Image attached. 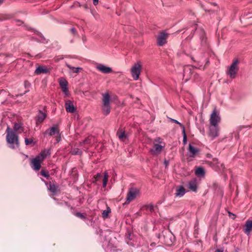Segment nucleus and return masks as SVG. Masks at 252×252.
I'll use <instances>...</instances> for the list:
<instances>
[{
	"label": "nucleus",
	"mask_w": 252,
	"mask_h": 252,
	"mask_svg": "<svg viewBox=\"0 0 252 252\" xmlns=\"http://www.w3.org/2000/svg\"><path fill=\"white\" fill-rule=\"evenodd\" d=\"M110 95L108 93L104 94L102 99L103 105H110Z\"/></svg>",
	"instance_id": "a878e982"
},
{
	"label": "nucleus",
	"mask_w": 252,
	"mask_h": 252,
	"mask_svg": "<svg viewBox=\"0 0 252 252\" xmlns=\"http://www.w3.org/2000/svg\"><path fill=\"white\" fill-rule=\"evenodd\" d=\"M25 142L26 145H29L33 142L32 139L25 138Z\"/></svg>",
	"instance_id": "4c0bfd02"
},
{
	"label": "nucleus",
	"mask_w": 252,
	"mask_h": 252,
	"mask_svg": "<svg viewBox=\"0 0 252 252\" xmlns=\"http://www.w3.org/2000/svg\"><path fill=\"white\" fill-rule=\"evenodd\" d=\"M102 177V175L101 173H98L94 177L95 182L98 181Z\"/></svg>",
	"instance_id": "e433bc0d"
},
{
	"label": "nucleus",
	"mask_w": 252,
	"mask_h": 252,
	"mask_svg": "<svg viewBox=\"0 0 252 252\" xmlns=\"http://www.w3.org/2000/svg\"><path fill=\"white\" fill-rule=\"evenodd\" d=\"M189 151L191 154L190 157H194L199 152V150L193 147L191 144L189 146Z\"/></svg>",
	"instance_id": "5701e85b"
},
{
	"label": "nucleus",
	"mask_w": 252,
	"mask_h": 252,
	"mask_svg": "<svg viewBox=\"0 0 252 252\" xmlns=\"http://www.w3.org/2000/svg\"><path fill=\"white\" fill-rule=\"evenodd\" d=\"M96 68L98 70L104 74H109L112 72V69L111 67L106 66L105 65L101 63L98 64L96 66Z\"/></svg>",
	"instance_id": "f8f14e48"
},
{
	"label": "nucleus",
	"mask_w": 252,
	"mask_h": 252,
	"mask_svg": "<svg viewBox=\"0 0 252 252\" xmlns=\"http://www.w3.org/2000/svg\"><path fill=\"white\" fill-rule=\"evenodd\" d=\"M37 34V35L38 36H39L41 38V39H42V40L43 41H45V37H44V36L40 32H38Z\"/></svg>",
	"instance_id": "a18cd8bd"
},
{
	"label": "nucleus",
	"mask_w": 252,
	"mask_h": 252,
	"mask_svg": "<svg viewBox=\"0 0 252 252\" xmlns=\"http://www.w3.org/2000/svg\"><path fill=\"white\" fill-rule=\"evenodd\" d=\"M156 244L155 242H153L151 244V247H155L156 246Z\"/></svg>",
	"instance_id": "3c124183"
},
{
	"label": "nucleus",
	"mask_w": 252,
	"mask_h": 252,
	"mask_svg": "<svg viewBox=\"0 0 252 252\" xmlns=\"http://www.w3.org/2000/svg\"><path fill=\"white\" fill-rule=\"evenodd\" d=\"M65 107L66 112L73 113L76 111V108L74 106L71 100H68L65 103Z\"/></svg>",
	"instance_id": "f3484780"
},
{
	"label": "nucleus",
	"mask_w": 252,
	"mask_h": 252,
	"mask_svg": "<svg viewBox=\"0 0 252 252\" xmlns=\"http://www.w3.org/2000/svg\"><path fill=\"white\" fill-rule=\"evenodd\" d=\"M244 127V126H240L238 127V131L237 133H232V134H234V137L235 140H238L239 138V131L241 130L242 128Z\"/></svg>",
	"instance_id": "c9c22d12"
},
{
	"label": "nucleus",
	"mask_w": 252,
	"mask_h": 252,
	"mask_svg": "<svg viewBox=\"0 0 252 252\" xmlns=\"http://www.w3.org/2000/svg\"><path fill=\"white\" fill-rule=\"evenodd\" d=\"M228 214L230 218H231L233 220L235 219L236 218V215L230 212V211H228Z\"/></svg>",
	"instance_id": "a19ab883"
},
{
	"label": "nucleus",
	"mask_w": 252,
	"mask_h": 252,
	"mask_svg": "<svg viewBox=\"0 0 252 252\" xmlns=\"http://www.w3.org/2000/svg\"><path fill=\"white\" fill-rule=\"evenodd\" d=\"M252 230V220H246L244 231L248 235H249L250 232Z\"/></svg>",
	"instance_id": "6ab92c4d"
},
{
	"label": "nucleus",
	"mask_w": 252,
	"mask_h": 252,
	"mask_svg": "<svg viewBox=\"0 0 252 252\" xmlns=\"http://www.w3.org/2000/svg\"><path fill=\"white\" fill-rule=\"evenodd\" d=\"M102 110L104 115H108L110 112V105H103Z\"/></svg>",
	"instance_id": "cd10ccee"
},
{
	"label": "nucleus",
	"mask_w": 252,
	"mask_h": 252,
	"mask_svg": "<svg viewBox=\"0 0 252 252\" xmlns=\"http://www.w3.org/2000/svg\"><path fill=\"white\" fill-rule=\"evenodd\" d=\"M170 120L171 122L179 125L181 128L182 129V133L183 136V144L184 145H186L187 144V137L186 133L185 126L176 120L172 118H170Z\"/></svg>",
	"instance_id": "9b49d317"
},
{
	"label": "nucleus",
	"mask_w": 252,
	"mask_h": 252,
	"mask_svg": "<svg viewBox=\"0 0 252 252\" xmlns=\"http://www.w3.org/2000/svg\"><path fill=\"white\" fill-rule=\"evenodd\" d=\"M168 34L165 31L160 32L157 36V44L159 46H162L167 43Z\"/></svg>",
	"instance_id": "0eeeda50"
},
{
	"label": "nucleus",
	"mask_w": 252,
	"mask_h": 252,
	"mask_svg": "<svg viewBox=\"0 0 252 252\" xmlns=\"http://www.w3.org/2000/svg\"><path fill=\"white\" fill-rule=\"evenodd\" d=\"M169 164V162L167 160H165L164 161V164L166 166H167Z\"/></svg>",
	"instance_id": "8fccbe9b"
},
{
	"label": "nucleus",
	"mask_w": 252,
	"mask_h": 252,
	"mask_svg": "<svg viewBox=\"0 0 252 252\" xmlns=\"http://www.w3.org/2000/svg\"><path fill=\"white\" fill-rule=\"evenodd\" d=\"M111 212L110 208L108 207L106 210H105L103 211L102 213V217L104 218H107L108 217V214Z\"/></svg>",
	"instance_id": "473e14b6"
},
{
	"label": "nucleus",
	"mask_w": 252,
	"mask_h": 252,
	"mask_svg": "<svg viewBox=\"0 0 252 252\" xmlns=\"http://www.w3.org/2000/svg\"><path fill=\"white\" fill-rule=\"evenodd\" d=\"M40 174H41V175L44 177L45 178H46L47 179H48L50 177V175L49 174V172L45 170H43V169L41 170V171H40Z\"/></svg>",
	"instance_id": "72a5a7b5"
},
{
	"label": "nucleus",
	"mask_w": 252,
	"mask_h": 252,
	"mask_svg": "<svg viewBox=\"0 0 252 252\" xmlns=\"http://www.w3.org/2000/svg\"><path fill=\"white\" fill-rule=\"evenodd\" d=\"M220 121V118L218 114H217L216 109H214L211 115L210 124L212 126L218 125V123Z\"/></svg>",
	"instance_id": "9d476101"
},
{
	"label": "nucleus",
	"mask_w": 252,
	"mask_h": 252,
	"mask_svg": "<svg viewBox=\"0 0 252 252\" xmlns=\"http://www.w3.org/2000/svg\"><path fill=\"white\" fill-rule=\"evenodd\" d=\"M50 154L51 152L49 150L45 149L44 150L42 151L38 156H40V159L41 160H43L48 156H50Z\"/></svg>",
	"instance_id": "b1692460"
},
{
	"label": "nucleus",
	"mask_w": 252,
	"mask_h": 252,
	"mask_svg": "<svg viewBox=\"0 0 252 252\" xmlns=\"http://www.w3.org/2000/svg\"><path fill=\"white\" fill-rule=\"evenodd\" d=\"M200 38L201 40V44L202 46L207 47L208 45L207 38L206 37L205 32L203 30H200Z\"/></svg>",
	"instance_id": "412c9836"
},
{
	"label": "nucleus",
	"mask_w": 252,
	"mask_h": 252,
	"mask_svg": "<svg viewBox=\"0 0 252 252\" xmlns=\"http://www.w3.org/2000/svg\"><path fill=\"white\" fill-rule=\"evenodd\" d=\"M59 133H60L59 129H58L57 126L54 125L50 128L46 130L43 134L45 136L47 135L51 136L56 134H59Z\"/></svg>",
	"instance_id": "ddd939ff"
},
{
	"label": "nucleus",
	"mask_w": 252,
	"mask_h": 252,
	"mask_svg": "<svg viewBox=\"0 0 252 252\" xmlns=\"http://www.w3.org/2000/svg\"><path fill=\"white\" fill-rule=\"evenodd\" d=\"M14 130L11 129L9 126L6 129V141L9 144V147L11 149H15L19 146V137L15 131L22 128L21 125L15 123L14 126Z\"/></svg>",
	"instance_id": "f257e3e1"
},
{
	"label": "nucleus",
	"mask_w": 252,
	"mask_h": 252,
	"mask_svg": "<svg viewBox=\"0 0 252 252\" xmlns=\"http://www.w3.org/2000/svg\"><path fill=\"white\" fill-rule=\"evenodd\" d=\"M156 237L159 240L158 243L168 246H172L176 241L175 236L169 230H163L160 233H157Z\"/></svg>",
	"instance_id": "f03ea898"
},
{
	"label": "nucleus",
	"mask_w": 252,
	"mask_h": 252,
	"mask_svg": "<svg viewBox=\"0 0 252 252\" xmlns=\"http://www.w3.org/2000/svg\"><path fill=\"white\" fill-rule=\"evenodd\" d=\"M4 0H0V4L3 2Z\"/></svg>",
	"instance_id": "864d4df0"
},
{
	"label": "nucleus",
	"mask_w": 252,
	"mask_h": 252,
	"mask_svg": "<svg viewBox=\"0 0 252 252\" xmlns=\"http://www.w3.org/2000/svg\"><path fill=\"white\" fill-rule=\"evenodd\" d=\"M238 63L239 61L238 59L234 60L227 71V75H228L231 79H234L236 77V75L239 69L237 66Z\"/></svg>",
	"instance_id": "20e7f679"
},
{
	"label": "nucleus",
	"mask_w": 252,
	"mask_h": 252,
	"mask_svg": "<svg viewBox=\"0 0 252 252\" xmlns=\"http://www.w3.org/2000/svg\"><path fill=\"white\" fill-rule=\"evenodd\" d=\"M139 193V190L136 188H131L129 189L127 193L126 201L125 204H129L134 200Z\"/></svg>",
	"instance_id": "7ed1b4c3"
},
{
	"label": "nucleus",
	"mask_w": 252,
	"mask_h": 252,
	"mask_svg": "<svg viewBox=\"0 0 252 252\" xmlns=\"http://www.w3.org/2000/svg\"><path fill=\"white\" fill-rule=\"evenodd\" d=\"M224 251V248H221L220 249H218L216 250L215 252H223Z\"/></svg>",
	"instance_id": "49530a36"
},
{
	"label": "nucleus",
	"mask_w": 252,
	"mask_h": 252,
	"mask_svg": "<svg viewBox=\"0 0 252 252\" xmlns=\"http://www.w3.org/2000/svg\"><path fill=\"white\" fill-rule=\"evenodd\" d=\"M67 66L71 69L72 71L74 73H78L80 71V70H82V68L81 67H75L71 66L70 65L67 64Z\"/></svg>",
	"instance_id": "f704fd0d"
},
{
	"label": "nucleus",
	"mask_w": 252,
	"mask_h": 252,
	"mask_svg": "<svg viewBox=\"0 0 252 252\" xmlns=\"http://www.w3.org/2000/svg\"><path fill=\"white\" fill-rule=\"evenodd\" d=\"M59 84L61 87L62 88L67 87L68 82L64 78H61L59 79Z\"/></svg>",
	"instance_id": "c85d7f7f"
},
{
	"label": "nucleus",
	"mask_w": 252,
	"mask_h": 252,
	"mask_svg": "<svg viewBox=\"0 0 252 252\" xmlns=\"http://www.w3.org/2000/svg\"><path fill=\"white\" fill-rule=\"evenodd\" d=\"M41 159L40 156H37L32 159V168L35 171L39 170L41 167Z\"/></svg>",
	"instance_id": "4468645a"
},
{
	"label": "nucleus",
	"mask_w": 252,
	"mask_h": 252,
	"mask_svg": "<svg viewBox=\"0 0 252 252\" xmlns=\"http://www.w3.org/2000/svg\"><path fill=\"white\" fill-rule=\"evenodd\" d=\"M187 187L191 191L196 192L197 191V182L196 179L189 181L187 184Z\"/></svg>",
	"instance_id": "dca6fc26"
},
{
	"label": "nucleus",
	"mask_w": 252,
	"mask_h": 252,
	"mask_svg": "<svg viewBox=\"0 0 252 252\" xmlns=\"http://www.w3.org/2000/svg\"><path fill=\"white\" fill-rule=\"evenodd\" d=\"M147 210L152 212L154 210V207L153 204H149L147 206Z\"/></svg>",
	"instance_id": "ea45409f"
},
{
	"label": "nucleus",
	"mask_w": 252,
	"mask_h": 252,
	"mask_svg": "<svg viewBox=\"0 0 252 252\" xmlns=\"http://www.w3.org/2000/svg\"><path fill=\"white\" fill-rule=\"evenodd\" d=\"M62 90H63V93L67 95L68 94V90L67 87L62 88Z\"/></svg>",
	"instance_id": "c03bdc74"
},
{
	"label": "nucleus",
	"mask_w": 252,
	"mask_h": 252,
	"mask_svg": "<svg viewBox=\"0 0 252 252\" xmlns=\"http://www.w3.org/2000/svg\"><path fill=\"white\" fill-rule=\"evenodd\" d=\"M49 72V69L42 66H39L35 70L36 74H40L41 73H47Z\"/></svg>",
	"instance_id": "4be33fe9"
},
{
	"label": "nucleus",
	"mask_w": 252,
	"mask_h": 252,
	"mask_svg": "<svg viewBox=\"0 0 252 252\" xmlns=\"http://www.w3.org/2000/svg\"><path fill=\"white\" fill-rule=\"evenodd\" d=\"M116 135L119 139L122 141H125L128 138V136L125 131L121 129H119L117 132Z\"/></svg>",
	"instance_id": "aec40b11"
},
{
	"label": "nucleus",
	"mask_w": 252,
	"mask_h": 252,
	"mask_svg": "<svg viewBox=\"0 0 252 252\" xmlns=\"http://www.w3.org/2000/svg\"><path fill=\"white\" fill-rule=\"evenodd\" d=\"M195 173L196 175L198 176H201L202 177H204L205 175V172L204 169L201 166L198 167L195 171Z\"/></svg>",
	"instance_id": "bb28decb"
},
{
	"label": "nucleus",
	"mask_w": 252,
	"mask_h": 252,
	"mask_svg": "<svg viewBox=\"0 0 252 252\" xmlns=\"http://www.w3.org/2000/svg\"><path fill=\"white\" fill-rule=\"evenodd\" d=\"M162 146L159 144H156L154 146L153 149L150 150L152 154H156L157 153H159L162 150Z\"/></svg>",
	"instance_id": "393cba45"
},
{
	"label": "nucleus",
	"mask_w": 252,
	"mask_h": 252,
	"mask_svg": "<svg viewBox=\"0 0 252 252\" xmlns=\"http://www.w3.org/2000/svg\"><path fill=\"white\" fill-rule=\"evenodd\" d=\"M141 65L140 63H135L131 68V74L134 80H137L141 71Z\"/></svg>",
	"instance_id": "39448f33"
},
{
	"label": "nucleus",
	"mask_w": 252,
	"mask_h": 252,
	"mask_svg": "<svg viewBox=\"0 0 252 252\" xmlns=\"http://www.w3.org/2000/svg\"><path fill=\"white\" fill-rule=\"evenodd\" d=\"M186 192V190L183 186H178L177 187L176 192L174 193L175 197H181L185 195Z\"/></svg>",
	"instance_id": "a211bd4d"
},
{
	"label": "nucleus",
	"mask_w": 252,
	"mask_h": 252,
	"mask_svg": "<svg viewBox=\"0 0 252 252\" xmlns=\"http://www.w3.org/2000/svg\"><path fill=\"white\" fill-rule=\"evenodd\" d=\"M93 3L94 5H96L98 3V0H93Z\"/></svg>",
	"instance_id": "de8ad7c7"
},
{
	"label": "nucleus",
	"mask_w": 252,
	"mask_h": 252,
	"mask_svg": "<svg viewBox=\"0 0 252 252\" xmlns=\"http://www.w3.org/2000/svg\"><path fill=\"white\" fill-rule=\"evenodd\" d=\"M91 143V140L89 138H86L85 139L83 140L81 143L82 144H88Z\"/></svg>",
	"instance_id": "58836bf2"
},
{
	"label": "nucleus",
	"mask_w": 252,
	"mask_h": 252,
	"mask_svg": "<svg viewBox=\"0 0 252 252\" xmlns=\"http://www.w3.org/2000/svg\"><path fill=\"white\" fill-rule=\"evenodd\" d=\"M108 173L106 171L104 173V176L103 178V184L102 187L103 188H105L108 182Z\"/></svg>",
	"instance_id": "2f4dec72"
},
{
	"label": "nucleus",
	"mask_w": 252,
	"mask_h": 252,
	"mask_svg": "<svg viewBox=\"0 0 252 252\" xmlns=\"http://www.w3.org/2000/svg\"><path fill=\"white\" fill-rule=\"evenodd\" d=\"M47 117L46 113L43 112L42 111L39 110L36 117L35 120L36 124L42 123Z\"/></svg>",
	"instance_id": "2eb2a0df"
},
{
	"label": "nucleus",
	"mask_w": 252,
	"mask_h": 252,
	"mask_svg": "<svg viewBox=\"0 0 252 252\" xmlns=\"http://www.w3.org/2000/svg\"><path fill=\"white\" fill-rule=\"evenodd\" d=\"M235 250H236V252H238L239 249L238 248H237Z\"/></svg>",
	"instance_id": "6e6d98bb"
},
{
	"label": "nucleus",
	"mask_w": 252,
	"mask_h": 252,
	"mask_svg": "<svg viewBox=\"0 0 252 252\" xmlns=\"http://www.w3.org/2000/svg\"><path fill=\"white\" fill-rule=\"evenodd\" d=\"M70 153L72 155H81L82 154V151L78 148H75L72 149Z\"/></svg>",
	"instance_id": "7c9ffc66"
},
{
	"label": "nucleus",
	"mask_w": 252,
	"mask_h": 252,
	"mask_svg": "<svg viewBox=\"0 0 252 252\" xmlns=\"http://www.w3.org/2000/svg\"><path fill=\"white\" fill-rule=\"evenodd\" d=\"M193 28V29H195V30H196L197 29V25L196 24H194Z\"/></svg>",
	"instance_id": "603ef678"
},
{
	"label": "nucleus",
	"mask_w": 252,
	"mask_h": 252,
	"mask_svg": "<svg viewBox=\"0 0 252 252\" xmlns=\"http://www.w3.org/2000/svg\"><path fill=\"white\" fill-rule=\"evenodd\" d=\"M74 214L75 216H76L77 217L84 220H87V218L86 217V214H84V213H82L81 212H75L74 213Z\"/></svg>",
	"instance_id": "c756f323"
},
{
	"label": "nucleus",
	"mask_w": 252,
	"mask_h": 252,
	"mask_svg": "<svg viewBox=\"0 0 252 252\" xmlns=\"http://www.w3.org/2000/svg\"><path fill=\"white\" fill-rule=\"evenodd\" d=\"M25 87L27 88L28 86H30V84L27 81H25Z\"/></svg>",
	"instance_id": "09e8293b"
},
{
	"label": "nucleus",
	"mask_w": 252,
	"mask_h": 252,
	"mask_svg": "<svg viewBox=\"0 0 252 252\" xmlns=\"http://www.w3.org/2000/svg\"><path fill=\"white\" fill-rule=\"evenodd\" d=\"M70 31L74 35L76 34L77 33L76 30L75 28L74 27L70 28Z\"/></svg>",
	"instance_id": "37998d69"
},
{
	"label": "nucleus",
	"mask_w": 252,
	"mask_h": 252,
	"mask_svg": "<svg viewBox=\"0 0 252 252\" xmlns=\"http://www.w3.org/2000/svg\"><path fill=\"white\" fill-rule=\"evenodd\" d=\"M42 180L44 182L47 186L48 189L53 194H55L58 191L59 186L57 185L55 181L46 182L43 179Z\"/></svg>",
	"instance_id": "6e6552de"
},
{
	"label": "nucleus",
	"mask_w": 252,
	"mask_h": 252,
	"mask_svg": "<svg viewBox=\"0 0 252 252\" xmlns=\"http://www.w3.org/2000/svg\"><path fill=\"white\" fill-rule=\"evenodd\" d=\"M61 140V136L60 133L59 134H57V135L56 136V141L57 143H59Z\"/></svg>",
	"instance_id": "79ce46f5"
},
{
	"label": "nucleus",
	"mask_w": 252,
	"mask_h": 252,
	"mask_svg": "<svg viewBox=\"0 0 252 252\" xmlns=\"http://www.w3.org/2000/svg\"><path fill=\"white\" fill-rule=\"evenodd\" d=\"M219 131V128L218 125H211L209 127V136L211 138L212 140H214L215 138L218 137Z\"/></svg>",
	"instance_id": "1a4fd4ad"
},
{
	"label": "nucleus",
	"mask_w": 252,
	"mask_h": 252,
	"mask_svg": "<svg viewBox=\"0 0 252 252\" xmlns=\"http://www.w3.org/2000/svg\"><path fill=\"white\" fill-rule=\"evenodd\" d=\"M194 69V68L193 66L187 65L184 67L183 79L185 82H187L190 79L193 73Z\"/></svg>",
	"instance_id": "423d86ee"
},
{
	"label": "nucleus",
	"mask_w": 252,
	"mask_h": 252,
	"mask_svg": "<svg viewBox=\"0 0 252 252\" xmlns=\"http://www.w3.org/2000/svg\"><path fill=\"white\" fill-rule=\"evenodd\" d=\"M126 239H128L129 240H130V236H129V237H126Z\"/></svg>",
	"instance_id": "5fc2aeb1"
}]
</instances>
